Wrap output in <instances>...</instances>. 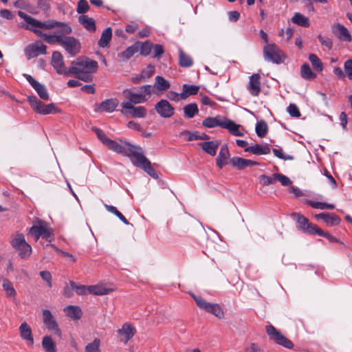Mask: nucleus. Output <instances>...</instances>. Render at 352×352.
<instances>
[{
  "label": "nucleus",
  "mask_w": 352,
  "mask_h": 352,
  "mask_svg": "<svg viewBox=\"0 0 352 352\" xmlns=\"http://www.w3.org/2000/svg\"><path fill=\"white\" fill-rule=\"evenodd\" d=\"M140 43H136L135 44L129 47L124 51L119 54L118 56L122 61H126L131 58L135 53L140 50Z\"/></svg>",
  "instance_id": "c85d7f7f"
},
{
  "label": "nucleus",
  "mask_w": 352,
  "mask_h": 352,
  "mask_svg": "<svg viewBox=\"0 0 352 352\" xmlns=\"http://www.w3.org/2000/svg\"><path fill=\"white\" fill-rule=\"evenodd\" d=\"M231 164L237 168L238 169L242 170L248 166H252L254 165H257L258 163L256 162L244 159L239 157H234L230 160Z\"/></svg>",
  "instance_id": "b1692460"
},
{
  "label": "nucleus",
  "mask_w": 352,
  "mask_h": 352,
  "mask_svg": "<svg viewBox=\"0 0 352 352\" xmlns=\"http://www.w3.org/2000/svg\"><path fill=\"white\" fill-rule=\"evenodd\" d=\"M307 204L314 208H319L320 210L333 209L335 208L334 205L331 204H327L325 202H320V201L315 202L313 201H308Z\"/></svg>",
  "instance_id": "37998d69"
},
{
  "label": "nucleus",
  "mask_w": 352,
  "mask_h": 352,
  "mask_svg": "<svg viewBox=\"0 0 352 352\" xmlns=\"http://www.w3.org/2000/svg\"><path fill=\"white\" fill-rule=\"evenodd\" d=\"M112 38V30L111 28H106L102 33L100 40L98 41V45L100 47H106Z\"/></svg>",
  "instance_id": "c756f323"
},
{
  "label": "nucleus",
  "mask_w": 352,
  "mask_h": 352,
  "mask_svg": "<svg viewBox=\"0 0 352 352\" xmlns=\"http://www.w3.org/2000/svg\"><path fill=\"white\" fill-rule=\"evenodd\" d=\"M140 90V94L144 95V98H147V96H150L153 93V86L150 85L141 87Z\"/></svg>",
  "instance_id": "774afa93"
},
{
  "label": "nucleus",
  "mask_w": 352,
  "mask_h": 352,
  "mask_svg": "<svg viewBox=\"0 0 352 352\" xmlns=\"http://www.w3.org/2000/svg\"><path fill=\"white\" fill-rule=\"evenodd\" d=\"M47 47L40 41L30 44L25 49V56L28 59L46 54Z\"/></svg>",
  "instance_id": "f8f14e48"
},
{
  "label": "nucleus",
  "mask_w": 352,
  "mask_h": 352,
  "mask_svg": "<svg viewBox=\"0 0 352 352\" xmlns=\"http://www.w3.org/2000/svg\"><path fill=\"white\" fill-rule=\"evenodd\" d=\"M89 8V4L85 0H80L78 3L77 12L79 14L85 13Z\"/></svg>",
  "instance_id": "680f3d73"
},
{
  "label": "nucleus",
  "mask_w": 352,
  "mask_h": 352,
  "mask_svg": "<svg viewBox=\"0 0 352 352\" xmlns=\"http://www.w3.org/2000/svg\"><path fill=\"white\" fill-rule=\"evenodd\" d=\"M266 333L270 339L275 343L281 345L287 349H292L294 344L292 341L283 336L280 331L274 326L270 324L265 327Z\"/></svg>",
  "instance_id": "423d86ee"
},
{
  "label": "nucleus",
  "mask_w": 352,
  "mask_h": 352,
  "mask_svg": "<svg viewBox=\"0 0 352 352\" xmlns=\"http://www.w3.org/2000/svg\"><path fill=\"white\" fill-rule=\"evenodd\" d=\"M260 182L265 186H268L272 184L275 182V179H274V175L272 177L267 176L265 175H261L259 177Z\"/></svg>",
  "instance_id": "69168bd1"
},
{
  "label": "nucleus",
  "mask_w": 352,
  "mask_h": 352,
  "mask_svg": "<svg viewBox=\"0 0 352 352\" xmlns=\"http://www.w3.org/2000/svg\"><path fill=\"white\" fill-rule=\"evenodd\" d=\"M118 334L120 338V342L126 344L135 334L136 329L133 325L130 323H124L122 328L118 331Z\"/></svg>",
  "instance_id": "4468645a"
},
{
  "label": "nucleus",
  "mask_w": 352,
  "mask_h": 352,
  "mask_svg": "<svg viewBox=\"0 0 352 352\" xmlns=\"http://www.w3.org/2000/svg\"><path fill=\"white\" fill-rule=\"evenodd\" d=\"M79 22L89 31L93 32L96 30L95 21L87 15H81L78 18Z\"/></svg>",
  "instance_id": "2f4dec72"
},
{
  "label": "nucleus",
  "mask_w": 352,
  "mask_h": 352,
  "mask_svg": "<svg viewBox=\"0 0 352 352\" xmlns=\"http://www.w3.org/2000/svg\"><path fill=\"white\" fill-rule=\"evenodd\" d=\"M118 100L116 98L107 99L102 101L98 107L96 108V111H106L108 113H111L115 111L116 107L118 106Z\"/></svg>",
  "instance_id": "412c9836"
},
{
  "label": "nucleus",
  "mask_w": 352,
  "mask_h": 352,
  "mask_svg": "<svg viewBox=\"0 0 352 352\" xmlns=\"http://www.w3.org/2000/svg\"><path fill=\"white\" fill-rule=\"evenodd\" d=\"M43 322L46 328L54 331V333L58 336H61V331L58 328L56 321L54 317L52 316L49 309H44L43 312Z\"/></svg>",
  "instance_id": "ddd939ff"
},
{
  "label": "nucleus",
  "mask_w": 352,
  "mask_h": 352,
  "mask_svg": "<svg viewBox=\"0 0 352 352\" xmlns=\"http://www.w3.org/2000/svg\"><path fill=\"white\" fill-rule=\"evenodd\" d=\"M66 315L73 320H78L82 316V309H64Z\"/></svg>",
  "instance_id": "09e8293b"
},
{
  "label": "nucleus",
  "mask_w": 352,
  "mask_h": 352,
  "mask_svg": "<svg viewBox=\"0 0 352 352\" xmlns=\"http://www.w3.org/2000/svg\"><path fill=\"white\" fill-rule=\"evenodd\" d=\"M315 234L326 237L330 242H339V240L337 238L331 235L329 232L322 230L319 227L316 230Z\"/></svg>",
  "instance_id": "8fccbe9b"
},
{
  "label": "nucleus",
  "mask_w": 352,
  "mask_h": 352,
  "mask_svg": "<svg viewBox=\"0 0 352 352\" xmlns=\"http://www.w3.org/2000/svg\"><path fill=\"white\" fill-rule=\"evenodd\" d=\"M229 158L230 153L228 146L224 144L221 147L218 157L217 158V165L221 168L227 164Z\"/></svg>",
  "instance_id": "cd10ccee"
},
{
  "label": "nucleus",
  "mask_w": 352,
  "mask_h": 352,
  "mask_svg": "<svg viewBox=\"0 0 352 352\" xmlns=\"http://www.w3.org/2000/svg\"><path fill=\"white\" fill-rule=\"evenodd\" d=\"M219 145L220 142L218 140L207 141L199 143L201 148L211 156H214L216 155Z\"/></svg>",
  "instance_id": "393cba45"
},
{
  "label": "nucleus",
  "mask_w": 352,
  "mask_h": 352,
  "mask_svg": "<svg viewBox=\"0 0 352 352\" xmlns=\"http://www.w3.org/2000/svg\"><path fill=\"white\" fill-rule=\"evenodd\" d=\"M261 76L258 74H254L250 77V81L248 85V89L250 93L254 96H256L258 95L261 91V82H260Z\"/></svg>",
  "instance_id": "aec40b11"
},
{
  "label": "nucleus",
  "mask_w": 352,
  "mask_h": 352,
  "mask_svg": "<svg viewBox=\"0 0 352 352\" xmlns=\"http://www.w3.org/2000/svg\"><path fill=\"white\" fill-rule=\"evenodd\" d=\"M28 100L32 108L38 113L47 115L60 112V109H58L54 104L50 103L45 104L38 100L36 96H28Z\"/></svg>",
  "instance_id": "39448f33"
},
{
  "label": "nucleus",
  "mask_w": 352,
  "mask_h": 352,
  "mask_svg": "<svg viewBox=\"0 0 352 352\" xmlns=\"http://www.w3.org/2000/svg\"><path fill=\"white\" fill-rule=\"evenodd\" d=\"M309 60L313 68L318 72H322L323 69V64L320 59L314 54H311L309 56Z\"/></svg>",
  "instance_id": "e433bc0d"
},
{
  "label": "nucleus",
  "mask_w": 352,
  "mask_h": 352,
  "mask_svg": "<svg viewBox=\"0 0 352 352\" xmlns=\"http://www.w3.org/2000/svg\"><path fill=\"white\" fill-rule=\"evenodd\" d=\"M121 113L126 116L136 118H144L147 115V110L142 106H135L131 102H122Z\"/></svg>",
  "instance_id": "0eeeda50"
},
{
  "label": "nucleus",
  "mask_w": 352,
  "mask_h": 352,
  "mask_svg": "<svg viewBox=\"0 0 352 352\" xmlns=\"http://www.w3.org/2000/svg\"><path fill=\"white\" fill-rule=\"evenodd\" d=\"M287 112L292 117L298 118L300 116L298 108L297 107V106L296 104H291L287 107Z\"/></svg>",
  "instance_id": "0e129e2a"
},
{
  "label": "nucleus",
  "mask_w": 352,
  "mask_h": 352,
  "mask_svg": "<svg viewBox=\"0 0 352 352\" xmlns=\"http://www.w3.org/2000/svg\"><path fill=\"white\" fill-rule=\"evenodd\" d=\"M63 47L72 56H74L80 52V43L74 37L64 36L62 41Z\"/></svg>",
  "instance_id": "2eb2a0df"
},
{
  "label": "nucleus",
  "mask_w": 352,
  "mask_h": 352,
  "mask_svg": "<svg viewBox=\"0 0 352 352\" xmlns=\"http://www.w3.org/2000/svg\"><path fill=\"white\" fill-rule=\"evenodd\" d=\"M75 290L76 283L73 280H70L65 285L62 294L64 296L69 298L74 294Z\"/></svg>",
  "instance_id": "58836bf2"
},
{
  "label": "nucleus",
  "mask_w": 352,
  "mask_h": 352,
  "mask_svg": "<svg viewBox=\"0 0 352 352\" xmlns=\"http://www.w3.org/2000/svg\"><path fill=\"white\" fill-rule=\"evenodd\" d=\"M16 250L22 258L28 257L32 253V248L27 242L23 243V245L18 248Z\"/></svg>",
  "instance_id": "79ce46f5"
},
{
  "label": "nucleus",
  "mask_w": 352,
  "mask_h": 352,
  "mask_svg": "<svg viewBox=\"0 0 352 352\" xmlns=\"http://www.w3.org/2000/svg\"><path fill=\"white\" fill-rule=\"evenodd\" d=\"M168 98L173 101H179L180 100H184L185 99V94H177L173 91H170L167 94Z\"/></svg>",
  "instance_id": "338daca9"
},
{
  "label": "nucleus",
  "mask_w": 352,
  "mask_h": 352,
  "mask_svg": "<svg viewBox=\"0 0 352 352\" xmlns=\"http://www.w3.org/2000/svg\"><path fill=\"white\" fill-rule=\"evenodd\" d=\"M318 38L322 45L327 47L329 50L332 48L333 42L330 38L319 34L318 35Z\"/></svg>",
  "instance_id": "bf43d9fd"
},
{
  "label": "nucleus",
  "mask_w": 352,
  "mask_h": 352,
  "mask_svg": "<svg viewBox=\"0 0 352 352\" xmlns=\"http://www.w3.org/2000/svg\"><path fill=\"white\" fill-rule=\"evenodd\" d=\"M155 110L163 118H169L175 113L174 107L165 99H162L155 104Z\"/></svg>",
  "instance_id": "9d476101"
},
{
  "label": "nucleus",
  "mask_w": 352,
  "mask_h": 352,
  "mask_svg": "<svg viewBox=\"0 0 352 352\" xmlns=\"http://www.w3.org/2000/svg\"><path fill=\"white\" fill-rule=\"evenodd\" d=\"M195 300L196 301L197 305L201 308H216L217 305L207 303L203 299L199 297L192 296Z\"/></svg>",
  "instance_id": "5fc2aeb1"
},
{
  "label": "nucleus",
  "mask_w": 352,
  "mask_h": 352,
  "mask_svg": "<svg viewBox=\"0 0 352 352\" xmlns=\"http://www.w3.org/2000/svg\"><path fill=\"white\" fill-rule=\"evenodd\" d=\"M52 65L58 74L69 76V67L67 68L65 66L63 56L59 52H53Z\"/></svg>",
  "instance_id": "9b49d317"
},
{
  "label": "nucleus",
  "mask_w": 352,
  "mask_h": 352,
  "mask_svg": "<svg viewBox=\"0 0 352 352\" xmlns=\"http://www.w3.org/2000/svg\"><path fill=\"white\" fill-rule=\"evenodd\" d=\"M105 208L107 210V211H109V212H111L113 214H114L116 217H118L119 218V219L122 221L124 224L126 225H129V221L126 220V219L122 215V214L119 212L116 207L113 206H109V205H107V204H104Z\"/></svg>",
  "instance_id": "c03bdc74"
},
{
  "label": "nucleus",
  "mask_w": 352,
  "mask_h": 352,
  "mask_svg": "<svg viewBox=\"0 0 352 352\" xmlns=\"http://www.w3.org/2000/svg\"><path fill=\"white\" fill-rule=\"evenodd\" d=\"M152 46V43L149 41L140 43V54L144 56L148 55L151 51Z\"/></svg>",
  "instance_id": "3c124183"
},
{
  "label": "nucleus",
  "mask_w": 352,
  "mask_h": 352,
  "mask_svg": "<svg viewBox=\"0 0 352 352\" xmlns=\"http://www.w3.org/2000/svg\"><path fill=\"white\" fill-rule=\"evenodd\" d=\"M25 239L24 238V236L23 234H16L14 238L11 241V244L12 247L16 250L18 248L23 245V243H25Z\"/></svg>",
  "instance_id": "a18cd8bd"
},
{
  "label": "nucleus",
  "mask_w": 352,
  "mask_h": 352,
  "mask_svg": "<svg viewBox=\"0 0 352 352\" xmlns=\"http://www.w3.org/2000/svg\"><path fill=\"white\" fill-rule=\"evenodd\" d=\"M155 72V67L149 65L141 73V78L142 79L149 78Z\"/></svg>",
  "instance_id": "6e6d98bb"
},
{
  "label": "nucleus",
  "mask_w": 352,
  "mask_h": 352,
  "mask_svg": "<svg viewBox=\"0 0 352 352\" xmlns=\"http://www.w3.org/2000/svg\"><path fill=\"white\" fill-rule=\"evenodd\" d=\"M184 114L186 117L192 118L198 113L197 105L195 103H190L184 108Z\"/></svg>",
  "instance_id": "a19ab883"
},
{
  "label": "nucleus",
  "mask_w": 352,
  "mask_h": 352,
  "mask_svg": "<svg viewBox=\"0 0 352 352\" xmlns=\"http://www.w3.org/2000/svg\"><path fill=\"white\" fill-rule=\"evenodd\" d=\"M181 135L187 141H192L199 139L197 131H184L182 132Z\"/></svg>",
  "instance_id": "864d4df0"
},
{
  "label": "nucleus",
  "mask_w": 352,
  "mask_h": 352,
  "mask_svg": "<svg viewBox=\"0 0 352 352\" xmlns=\"http://www.w3.org/2000/svg\"><path fill=\"white\" fill-rule=\"evenodd\" d=\"M25 78L37 92L39 97L44 100L49 99V94L45 85L35 80L30 75L25 74Z\"/></svg>",
  "instance_id": "a211bd4d"
},
{
  "label": "nucleus",
  "mask_w": 352,
  "mask_h": 352,
  "mask_svg": "<svg viewBox=\"0 0 352 352\" xmlns=\"http://www.w3.org/2000/svg\"><path fill=\"white\" fill-rule=\"evenodd\" d=\"M333 33L342 41L351 42V36L349 30L341 24H335L332 27Z\"/></svg>",
  "instance_id": "6ab92c4d"
},
{
  "label": "nucleus",
  "mask_w": 352,
  "mask_h": 352,
  "mask_svg": "<svg viewBox=\"0 0 352 352\" xmlns=\"http://www.w3.org/2000/svg\"><path fill=\"white\" fill-rule=\"evenodd\" d=\"M246 152L252 153L254 155H267L270 153V147L268 144H254L251 146H248L245 149Z\"/></svg>",
  "instance_id": "bb28decb"
},
{
  "label": "nucleus",
  "mask_w": 352,
  "mask_h": 352,
  "mask_svg": "<svg viewBox=\"0 0 352 352\" xmlns=\"http://www.w3.org/2000/svg\"><path fill=\"white\" fill-rule=\"evenodd\" d=\"M245 352H265L256 343H250L245 348Z\"/></svg>",
  "instance_id": "e2e57ef3"
},
{
  "label": "nucleus",
  "mask_w": 352,
  "mask_h": 352,
  "mask_svg": "<svg viewBox=\"0 0 352 352\" xmlns=\"http://www.w3.org/2000/svg\"><path fill=\"white\" fill-rule=\"evenodd\" d=\"M203 125L207 128L221 126L228 129L230 133L236 136L241 137L244 133L240 130V125L226 117L218 116L216 117H208L203 121Z\"/></svg>",
  "instance_id": "20e7f679"
},
{
  "label": "nucleus",
  "mask_w": 352,
  "mask_h": 352,
  "mask_svg": "<svg viewBox=\"0 0 352 352\" xmlns=\"http://www.w3.org/2000/svg\"><path fill=\"white\" fill-rule=\"evenodd\" d=\"M19 330L21 338L32 345L34 344V338L30 326L24 322L20 325Z\"/></svg>",
  "instance_id": "a878e982"
},
{
  "label": "nucleus",
  "mask_w": 352,
  "mask_h": 352,
  "mask_svg": "<svg viewBox=\"0 0 352 352\" xmlns=\"http://www.w3.org/2000/svg\"><path fill=\"white\" fill-rule=\"evenodd\" d=\"M154 87L157 91H165L170 87V83L162 76H157L155 78Z\"/></svg>",
  "instance_id": "7c9ffc66"
},
{
  "label": "nucleus",
  "mask_w": 352,
  "mask_h": 352,
  "mask_svg": "<svg viewBox=\"0 0 352 352\" xmlns=\"http://www.w3.org/2000/svg\"><path fill=\"white\" fill-rule=\"evenodd\" d=\"M199 87L195 85H184L182 94H185V99L190 95L196 94L198 92Z\"/></svg>",
  "instance_id": "49530a36"
},
{
  "label": "nucleus",
  "mask_w": 352,
  "mask_h": 352,
  "mask_svg": "<svg viewBox=\"0 0 352 352\" xmlns=\"http://www.w3.org/2000/svg\"><path fill=\"white\" fill-rule=\"evenodd\" d=\"M56 33L54 35L43 34L41 37H43L44 40L50 44L59 43L61 45L64 34L58 32L57 30H56Z\"/></svg>",
  "instance_id": "f704fd0d"
},
{
  "label": "nucleus",
  "mask_w": 352,
  "mask_h": 352,
  "mask_svg": "<svg viewBox=\"0 0 352 352\" xmlns=\"http://www.w3.org/2000/svg\"><path fill=\"white\" fill-rule=\"evenodd\" d=\"M18 15L27 23L28 28L34 31L38 36H42L44 34L41 30H50L56 28L58 32L62 34H69L72 29L67 24L56 22L54 21H39L28 16L21 11L18 12Z\"/></svg>",
  "instance_id": "f03ea898"
},
{
  "label": "nucleus",
  "mask_w": 352,
  "mask_h": 352,
  "mask_svg": "<svg viewBox=\"0 0 352 352\" xmlns=\"http://www.w3.org/2000/svg\"><path fill=\"white\" fill-rule=\"evenodd\" d=\"M75 292L80 296H85L89 294V285L86 286L83 285H78L76 283Z\"/></svg>",
  "instance_id": "052dcab7"
},
{
  "label": "nucleus",
  "mask_w": 352,
  "mask_h": 352,
  "mask_svg": "<svg viewBox=\"0 0 352 352\" xmlns=\"http://www.w3.org/2000/svg\"><path fill=\"white\" fill-rule=\"evenodd\" d=\"M94 131L100 140L109 150L130 157L135 166L142 168L148 175H154L155 170L151 167L150 161L144 156L141 147L122 140L118 142L111 140L99 129H95Z\"/></svg>",
  "instance_id": "f257e3e1"
},
{
  "label": "nucleus",
  "mask_w": 352,
  "mask_h": 352,
  "mask_svg": "<svg viewBox=\"0 0 352 352\" xmlns=\"http://www.w3.org/2000/svg\"><path fill=\"white\" fill-rule=\"evenodd\" d=\"M30 234L34 236L36 241L40 236L50 241L52 234V230L43 221H38L37 225L33 226L29 230Z\"/></svg>",
  "instance_id": "1a4fd4ad"
},
{
  "label": "nucleus",
  "mask_w": 352,
  "mask_h": 352,
  "mask_svg": "<svg viewBox=\"0 0 352 352\" xmlns=\"http://www.w3.org/2000/svg\"><path fill=\"white\" fill-rule=\"evenodd\" d=\"M297 222L298 228L309 234H315L318 226L309 223L308 219L302 215L298 214Z\"/></svg>",
  "instance_id": "5701e85b"
},
{
  "label": "nucleus",
  "mask_w": 352,
  "mask_h": 352,
  "mask_svg": "<svg viewBox=\"0 0 352 352\" xmlns=\"http://www.w3.org/2000/svg\"><path fill=\"white\" fill-rule=\"evenodd\" d=\"M114 290L115 288L113 287L102 283L89 285V294L94 296L107 295Z\"/></svg>",
  "instance_id": "f3484780"
},
{
  "label": "nucleus",
  "mask_w": 352,
  "mask_h": 352,
  "mask_svg": "<svg viewBox=\"0 0 352 352\" xmlns=\"http://www.w3.org/2000/svg\"><path fill=\"white\" fill-rule=\"evenodd\" d=\"M122 96L126 99L122 102H131V104L142 103L147 100V98H144V95L140 93H135L131 89L124 90Z\"/></svg>",
  "instance_id": "dca6fc26"
},
{
  "label": "nucleus",
  "mask_w": 352,
  "mask_h": 352,
  "mask_svg": "<svg viewBox=\"0 0 352 352\" xmlns=\"http://www.w3.org/2000/svg\"><path fill=\"white\" fill-rule=\"evenodd\" d=\"M42 346L46 352H56V344L50 336H45L43 338Z\"/></svg>",
  "instance_id": "473e14b6"
},
{
  "label": "nucleus",
  "mask_w": 352,
  "mask_h": 352,
  "mask_svg": "<svg viewBox=\"0 0 352 352\" xmlns=\"http://www.w3.org/2000/svg\"><path fill=\"white\" fill-rule=\"evenodd\" d=\"M314 217L316 219H322L327 226H333L339 225L341 219L340 218L331 213H320L318 214H316Z\"/></svg>",
  "instance_id": "4be33fe9"
},
{
  "label": "nucleus",
  "mask_w": 352,
  "mask_h": 352,
  "mask_svg": "<svg viewBox=\"0 0 352 352\" xmlns=\"http://www.w3.org/2000/svg\"><path fill=\"white\" fill-rule=\"evenodd\" d=\"M300 73L302 77L306 80L315 79L317 76V75L312 72L310 66L307 63L302 65Z\"/></svg>",
  "instance_id": "c9c22d12"
},
{
  "label": "nucleus",
  "mask_w": 352,
  "mask_h": 352,
  "mask_svg": "<svg viewBox=\"0 0 352 352\" xmlns=\"http://www.w3.org/2000/svg\"><path fill=\"white\" fill-rule=\"evenodd\" d=\"M100 340L95 338L91 342L88 343L85 348V352H100Z\"/></svg>",
  "instance_id": "ea45409f"
},
{
  "label": "nucleus",
  "mask_w": 352,
  "mask_h": 352,
  "mask_svg": "<svg viewBox=\"0 0 352 352\" xmlns=\"http://www.w3.org/2000/svg\"><path fill=\"white\" fill-rule=\"evenodd\" d=\"M292 21L302 27H309L310 25L309 19L299 12L294 14L292 18Z\"/></svg>",
  "instance_id": "72a5a7b5"
},
{
  "label": "nucleus",
  "mask_w": 352,
  "mask_h": 352,
  "mask_svg": "<svg viewBox=\"0 0 352 352\" xmlns=\"http://www.w3.org/2000/svg\"><path fill=\"white\" fill-rule=\"evenodd\" d=\"M345 77L352 80V59H348L344 63Z\"/></svg>",
  "instance_id": "603ef678"
},
{
  "label": "nucleus",
  "mask_w": 352,
  "mask_h": 352,
  "mask_svg": "<svg viewBox=\"0 0 352 352\" xmlns=\"http://www.w3.org/2000/svg\"><path fill=\"white\" fill-rule=\"evenodd\" d=\"M263 54L266 60L274 63H280L285 59L283 52L274 43L267 44L264 47Z\"/></svg>",
  "instance_id": "6e6552de"
},
{
  "label": "nucleus",
  "mask_w": 352,
  "mask_h": 352,
  "mask_svg": "<svg viewBox=\"0 0 352 352\" xmlns=\"http://www.w3.org/2000/svg\"><path fill=\"white\" fill-rule=\"evenodd\" d=\"M98 68V63L87 57H79L73 60L69 67V75L84 82H90L93 79L92 74Z\"/></svg>",
  "instance_id": "7ed1b4c3"
},
{
  "label": "nucleus",
  "mask_w": 352,
  "mask_h": 352,
  "mask_svg": "<svg viewBox=\"0 0 352 352\" xmlns=\"http://www.w3.org/2000/svg\"><path fill=\"white\" fill-rule=\"evenodd\" d=\"M191 57L186 54L182 50H179V65L182 67H189L192 65Z\"/></svg>",
  "instance_id": "4c0bfd02"
},
{
  "label": "nucleus",
  "mask_w": 352,
  "mask_h": 352,
  "mask_svg": "<svg viewBox=\"0 0 352 352\" xmlns=\"http://www.w3.org/2000/svg\"><path fill=\"white\" fill-rule=\"evenodd\" d=\"M267 131V124L264 121L258 122L256 125V132L258 136L264 137Z\"/></svg>",
  "instance_id": "de8ad7c7"
},
{
  "label": "nucleus",
  "mask_w": 352,
  "mask_h": 352,
  "mask_svg": "<svg viewBox=\"0 0 352 352\" xmlns=\"http://www.w3.org/2000/svg\"><path fill=\"white\" fill-rule=\"evenodd\" d=\"M274 179L278 180L283 186H289L292 184V181L289 177L281 174H274Z\"/></svg>",
  "instance_id": "4d7b16f0"
},
{
  "label": "nucleus",
  "mask_w": 352,
  "mask_h": 352,
  "mask_svg": "<svg viewBox=\"0 0 352 352\" xmlns=\"http://www.w3.org/2000/svg\"><path fill=\"white\" fill-rule=\"evenodd\" d=\"M3 287L8 296H14L15 295V289L10 281L4 280Z\"/></svg>",
  "instance_id": "13d9d810"
}]
</instances>
